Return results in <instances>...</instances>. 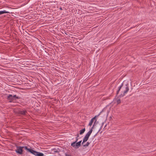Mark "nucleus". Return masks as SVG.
I'll return each mask as SVG.
<instances>
[{"label": "nucleus", "mask_w": 156, "mask_h": 156, "mask_svg": "<svg viewBox=\"0 0 156 156\" xmlns=\"http://www.w3.org/2000/svg\"><path fill=\"white\" fill-rule=\"evenodd\" d=\"M129 90L128 84L124 85L122 83V85L118 87V90L117 91V94H118L119 92L121 90V93L120 96L121 97H123L127 93Z\"/></svg>", "instance_id": "f257e3e1"}, {"label": "nucleus", "mask_w": 156, "mask_h": 156, "mask_svg": "<svg viewBox=\"0 0 156 156\" xmlns=\"http://www.w3.org/2000/svg\"><path fill=\"white\" fill-rule=\"evenodd\" d=\"M94 126V125L93 126L92 128L90 129V130L88 131V132H87V133L86 134L84 138L83 139V141L82 143V144H83L84 143L87 141L88 140L90 136V134H91V133L92 132L93 129V128Z\"/></svg>", "instance_id": "f03ea898"}, {"label": "nucleus", "mask_w": 156, "mask_h": 156, "mask_svg": "<svg viewBox=\"0 0 156 156\" xmlns=\"http://www.w3.org/2000/svg\"><path fill=\"white\" fill-rule=\"evenodd\" d=\"M24 147H17L16 149L15 150L16 152L20 154H22L23 153V148H24Z\"/></svg>", "instance_id": "7ed1b4c3"}, {"label": "nucleus", "mask_w": 156, "mask_h": 156, "mask_svg": "<svg viewBox=\"0 0 156 156\" xmlns=\"http://www.w3.org/2000/svg\"><path fill=\"white\" fill-rule=\"evenodd\" d=\"M19 98V97L16 95L12 96V94H9L8 96V99L11 101Z\"/></svg>", "instance_id": "20e7f679"}, {"label": "nucleus", "mask_w": 156, "mask_h": 156, "mask_svg": "<svg viewBox=\"0 0 156 156\" xmlns=\"http://www.w3.org/2000/svg\"><path fill=\"white\" fill-rule=\"evenodd\" d=\"M24 148L25 150L28 151L29 152H30L31 153L33 154L34 155H35L36 156V154H37V151H34V150H32V149H31L28 148L26 146H25L24 147Z\"/></svg>", "instance_id": "39448f33"}, {"label": "nucleus", "mask_w": 156, "mask_h": 156, "mask_svg": "<svg viewBox=\"0 0 156 156\" xmlns=\"http://www.w3.org/2000/svg\"><path fill=\"white\" fill-rule=\"evenodd\" d=\"M96 116H95L94 117V118H93L91 119L90 121V122L89 123V124H88L89 126H91L92 124V123H93L94 121V120H95V122H96Z\"/></svg>", "instance_id": "423d86ee"}, {"label": "nucleus", "mask_w": 156, "mask_h": 156, "mask_svg": "<svg viewBox=\"0 0 156 156\" xmlns=\"http://www.w3.org/2000/svg\"><path fill=\"white\" fill-rule=\"evenodd\" d=\"M81 142L82 140H81L77 143H76V148H78L80 146Z\"/></svg>", "instance_id": "0eeeda50"}, {"label": "nucleus", "mask_w": 156, "mask_h": 156, "mask_svg": "<svg viewBox=\"0 0 156 156\" xmlns=\"http://www.w3.org/2000/svg\"><path fill=\"white\" fill-rule=\"evenodd\" d=\"M36 156H44V154L41 153L39 152H37Z\"/></svg>", "instance_id": "6e6552de"}, {"label": "nucleus", "mask_w": 156, "mask_h": 156, "mask_svg": "<svg viewBox=\"0 0 156 156\" xmlns=\"http://www.w3.org/2000/svg\"><path fill=\"white\" fill-rule=\"evenodd\" d=\"M115 101V102H116L117 104H119L121 103V100L119 98L116 99Z\"/></svg>", "instance_id": "1a4fd4ad"}, {"label": "nucleus", "mask_w": 156, "mask_h": 156, "mask_svg": "<svg viewBox=\"0 0 156 156\" xmlns=\"http://www.w3.org/2000/svg\"><path fill=\"white\" fill-rule=\"evenodd\" d=\"M9 13L8 12L6 11L5 10L0 11V15L4 13Z\"/></svg>", "instance_id": "9d476101"}, {"label": "nucleus", "mask_w": 156, "mask_h": 156, "mask_svg": "<svg viewBox=\"0 0 156 156\" xmlns=\"http://www.w3.org/2000/svg\"><path fill=\"white\" fill-rule=\"evenodd\" d=\"M85 128L81 129V130H80V135H81V134H83L84 132L85 131Z\"/></svg>", "instance_id": "9b49d317"}, {"label": "nucleus", "mask_w": 156, "mask_h": 156, "mask_svg": "<svg viewBox=\"0 0 156 156\" xmlns=\"http://www.w3.org/2000/svg\"><path fill=\"white\" fill-rule=\"evenodd\" d=\"M76 141H75L74 142H73L71 144V146H72V147H75V148H76Z\"/></svg>", "instance_id": "f8f14e48"}, {"label": "nucleus", "mask_w": 156, "mask_h": 156, "mask_svg": "<svg viewBox=\"0 0 156 156\" xmlns=\"http://www.w3.org/2000/svg\"><path fill=\"white\" fill-rule=\"evenodd\" d=\"M20 113L22 115H25L26 114V113H27V112L25 110H22L20 111Z\"/></svg>", "instance_id": "ddd939ff"}, {"label": "nucleus", "mask_w": 156, "mask_h": 156, "mask_svg": "<svg viewBox=\"0 0 156 156\" xmlns=\"http://www.w3.org/2000/svg\"><path fill=\"white\" fill-rule=\"evenodd\" d=\"M90 144V143L89 142H87V143L83 145V146L84 147H87Z\"/></svg>", "instance_id": "4468645a"}, {"label": "nucleus", "mask_w": 156, "mask_h": 156, "mask_svg": "<svg viewBox=\"0 0 156 156\" xmlns=\"http://www.w3.org/2000/svg\"><path fill=\"white\" fill-rule=\"evenodd\" d=\"M78 140V138H77V137H76V141H76V142Z\"/></svg>", "instance_id": "2eb2a0df"}, {"label": "nucleus", "mask_w": 156, "mask_h": 156, "mask_svg": "<svg viewBox=\"0 0 156 156\" xmlns=\"http://www.w3.org/2000/svg\"><path fill=\"white\" fill-rule=\"evenodd\" d=\"M77 137L78 138V137H79V134H78L77 135Z\"/></svg>", "instance_id": "dca6fc26"}, {"label": "nucleus", "mask_w": 156, "mask_h": 156, "mask_svg": "<svg viewBox=\"0 0 156 156\" xmlns=\"http://www.w3.org/2000/svg\"><path fill=\"white\" fill-rule=\"evenodd\" d=\"M68 156H71L68 155Z\"/></svg>", "instance_id": "f3484780"}]
</instances>
